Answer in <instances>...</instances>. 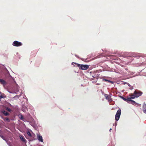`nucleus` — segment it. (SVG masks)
I'll use <instances>...</instances> for the list:
<instances>
[{
    "label": "nucleus",
    "instance_id": "1",
    "mask_svg": "<svg viewBox=\"0 0 146 146\" xmlns=\"http://www.w3.org/2000/svg\"><path fill=\"white\" fill-rule=\"evenodd\" d=\"M121 113V110L120 109L118 110L115 115V119L117 121L119 119Z\"/></svg>",
    "mask_w": 146,
    "mask_h": 146
},
{
    "label": "nucleus",
    "instance_id": "2",
    "mask_svg": "<svg viewBox=\"0 0 146 146\" xmlns=\"http://www.w3.org/2000/svg\"><path fill=\"white\" fill-rule=\"evenodd\" d=\"M12 45L14 46H19L22 45V44L20 42L15 41L13 42Z\"/></svg>",
    "mask_w": 146,
    "mask_h": 146
},
{
    "label": "nucleus",
    "instance_id": "3",
    "mask_svg": "<svg viewBox=\"0 0 146 146\" xmlns=\"http://www.w3.org/2000/svg\"><path fill=\"white\" fill-rule=\"evenodd\" d=\"M142 92H141L138 90H135L133 94H135L136 96V97H138L139 96H141L142 94Z\"/></svg>",
    "mask_w": 146,
    "mask_h": 146
},
{
    "label": "nucleus",
    "instance_id": "4",
    "mask_svg": "<svg viewBox=\"0 0 146 146\" xmlns=\"http://www.w3.org/2000/svg\"><path fill=\"white\" fill-rule=\"evenodd\" d=\"M89 65H88L81 64L80 69L82 70H86L89 68Z\"/></svg>",
    "mask_w": 146,
    "mask_h": 146
},
{
    "label": "nucleus",
    "instance_id": "5",
    "mask_svg": "<svg viewBox=\"0 0 146 146\" xmlns=\"http://www.w3.org/2000/svg\"><path fill=\"white\" fill-rule=\"evenodd\" d=\"M129 103L130 104H131L133 105L137 106H140V104H139L137 103H136L135 101L131 100H129Z\"/></svg>",
    "mask_w": 146,
    "mask_h": 146
},
{
    "label": "nucleus",
    "instance_id": "6",
    "mask_svg": "<svg viewBox=\"0 0 146 146\" xmlns=\"http://www.w3.org/2000/svg\"><path fill=\"white\" fill-rule=\"evenodd\" d=\"M0 83L2 84L3 86H5L7 84V82L5 80L1 79H0Z\"/></svg>",
    "mask_w": 146,
    "mask_h": 146
},
{
    "label": "nucleus",
    "instance_id": "7",
    "mask_svg": "<svg viewBox=\"0 0 146 146\" xmlns=\"http://www.w3.org/2000/svg\"><path fill=\"white\" fill-rule=\"evenodd\" d=\"M1 113L5 116L9 115V114L8 112L4 110L1 111Z\"/></svg>",
    "mask_w": 146,
    "mask_h": 146
},
{
    "label": "nucleus",
    "instance_id": "8",
    "mask_svg": "<svg viewBox=\"0 0 146 146\" xmlns=\"http://www.w3.org/2000/svg\"><path fill=\"white\" fill-rule=\"evenodd\" d=\"M130 97L129 98V100H131V99H133L136 97L135 95L134 94H131V95H130Z\"/></svg>",
    "mask_w": 146,
    "mask_h": 146
},
{
    "label": "nucleus",
    "instance_id": "9",
    "mask_svg": "<svg viewBox=\"0 0 146 146\" xmlns=\"http://www.w3.org/2000/svg\"><path fill=\"white\" fill-rule=\"evenodd\" d=\"M143 111L144 113H146V105L145 104H144L143 105Z\"/></svg>",
    "mask_w": 146,
    "mask_h": 146
},
{
    "label": "nucleus",
    "instance_id": "10",
    "mask_svg": "<svg viewBox=\"0 0 146 146\" xmlns=\"http://www.w3.org/2000/svg\"><path fill=\"white\" fill-rule=\"evenodd\" d=\"M1 117L2 119H3L4 121H6L7 122H9L10 121V120L9 119V118H7V117H4L3 116H1Z\"/></svg>",
    "mask_w": 146,
    "mask_h": 146
},
{
    "label": "nucleus",
    "instance_id": "11",
    "mask_svg": "<svg viewBox=\"0 0 146 146\" xmlns=\"http://www.w3.org/2000/svg\"><path fill=\"white\" fill-rule=\"evenodd\" d=\"M37 137H38V139L39 141H40L41 142H43V140L42 137V136H40V135H38L37 136Z\"/></svg>",
    "mask_w": 146,
    "mask_h": 146
},
{
    "label": "nucleus",
    "instance_id": "12",
    "mask_svg": "<svg viewBox=\"0 0 146 146\" xmlns=\"http://www.w3.org/2000/svg\"><path fill=\"white\" fill-rule=\"evenodd\" d=\"M121 98L124 100L126 101L127 102L129 103V102L130 100L129 98H126L124 97H122Z\"/></svg>",
    "mask_w": 146,
    "mask_h": 146
},
{
    "label": "nucleus",
    "instance_id": "13",
    "mask_svg": "<svg viewBox=\"0 0 146 146\" xmlns=\"http://www.w3.org/2000/svg\"><path fill=\"white\" fill-rule=\"evenodd\" d=\"M20 139L23 141L25 142L26 141V140L25 138L22 136H20Z\"/></svg>",
    "mask_w": 146,
    "mask_h": 146
},
{
    "label": "nucleus",
    "instance_id": "14",
    "mask_svg": "<svg viewBox=\"0 0 146 146\" xmlns=\"http://www.w3.org/2000/svg\"><path fill=\"white\" fill-rule=\"evenodd\" d=\"M18 116L19 118L22 120L23 121L24 120V118L23 116L21 114L19 115Z\"/></svg>",
    "mask_w": 146,
    "mask_h": 146
},
{
    "label": "nucleus",
    "instance_id": "15",
    "mask_svg": "<svg viewBox=\"0 0 146 146\" xmlns=\"http://www.w3.org/2000/svg\"><path fill=\"white\" fill-rule=\"evenodd\" d=\"M105 97L106 98V99H108L109 101H110L111 100V98L109 96H108L107 94H105Z\"/></svg>",
    "mask_w": 146,
    "mask_h": 146
},
{
    "label": "nucleus",
    "instance_id": "16",
    "mask_svg": "<svg viewBox=\"0 0 146 146\" xmlns=\"http://www.w3.org/2000/svg\"><path fill=\"white\" fill-rule=\"evenodd\" d=\"M133 56L134 57H137L138 58H139V57L140 56L143 57L141 55L139 54H135L134 56Z\"/></svg>",
    "mask_w": 146,
    "mask_h": 146
},
{
    "label": "nucleus",
    "instance_id": "17",
    "mask_svg": "<svg viewBox=\"0 0 146 146\" xmlns=\"http://www.w3.org/2000/svg\"><path fill=\"white\" fill-rule=\"evenodd\" d=\"M73 63H74L75 64H76L77 66L79 67V68L80 69L81 64H78V63H74V62H73Z\"/></svg>",
    "mask_w": 146,
    "mask_h": 146
},
{
    "label": "nucleus",
    "instance_id": "18",
    "mask_svg": "<svg viewBox=\"0 0 146 146\" xmlns=\"http://www.w3.org/2000/svg\"><path fill=\"white\" fill-rule=\"evenodd\" d=\"M27 133L29 136L30 137H32V135L31 134V133L29 131H28L27 132Z\"/></svg>",
    "mask_w": 146,
    "mask_h": 146
},
{
    "label": "nucleus",
    "instance_id": "19",
    "mask_svg": "<svg viewBox=\"0 0 146 146\" xmlns=\"http://www.w3.org/2000/svg\"><path fill=\"white\" fill-rule=\"evenodd\" d=\"M5 109L6 110L9 112H11V109L8 107H7Z\"/></svg>",
    "mask_w": 146,
    "mask_h": 146
},
{
    "label": "nucleus",
    "instance_id": "20",
    "mask_svg": "<svg viewBox=\"0 0 146 146\" xmlns=\"http://www.w3.org/2000/svg\"><path fill=\"white\" fill-rule=\"evenodd\" d=\"M7 144L9 146H12L11 143L10 142H8L7 143Z\"/></svg>",
    "mask_w": 146,
    "mask_h": 146
},
{
    "label": "nucleus",
    "instance_id": "21",
    "mask_svg": "<svg viewBox=\"0 0 146 146\" xmlns=\"http://www.w3.org/2000/svg\"><path fill=\"white\" fill-rule=\"evenodd\" d=\"M133 88H132H132H130V89L131 90H132V89H133Z\"/></svg>",
    "mask_w": 146,
    "mask_h": 146
},
{
    "label": "nucleus",
    "instance_id": "22",
    "mask_svg": "<svg viewBox=\"0 0 146 146\" xmlns=\"http://www.w3.org/2000/svg\"><path fill=\"white\" fill-rule=\"evenodd\" d=\"M2 137L3 138V139H3V136H2Z\"/></svg>",
    "mask_w": 146,
    "mask_h": 146
},
{
    "label": "nucleus",
    "instance_id": "23",
    "mask_svg": "<svg viewBox=\"0 0 146 146\" xmlns=\"http://www.w3.org/2000/svg\"><path fill=\"white\" fill-rule=\"evenodd\" d=\"M111 130V129H110V130Z\"/></svg>",
    "mask_w": 146,
    "mask_h": 146
}]
</instances>
